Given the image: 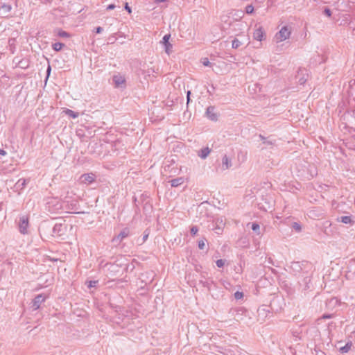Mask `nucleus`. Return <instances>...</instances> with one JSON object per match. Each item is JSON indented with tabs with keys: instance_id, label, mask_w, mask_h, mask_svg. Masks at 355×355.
<instances>
[{
	"instance_id": "72a5a7b5",
	"label": "nucleus",
	"mask_w": 355,
	"mask_h": 355,
	"mask_svg": "<svg viewBox=\"0 0 355 355\" xmlns=\"http://www.w3.org/2000/svg\"><path fill=\"white\" fill-rule=\"evenodd\" d=\"M205 241H206L205 239H201L198 241V245L199 249L203 250L205 248Z\"/></svg>"
},
{
	"instance_id": "0eeeda50",
	"label": "nucleus",
	"mask_w": 355,
	"mask_h": 355,
	"mask_svg": "<svg viewBox=\"0 0 355 355\" xmlns=\"http://www.w3.org/2000/svg\"><path fill=\"white\" fill-rule=\"evenodd\" d=\"M205 115L211 121H218V115L216 112H215V107L214 106H209L207 108Z\"/></svg>"
},
{
	"instance_id": "c756f323",
	"label": "nucleus",
	"mask_w": 355,
	"mask_h": 355,
	"mask_svg": "<svg viewBox=\"0 0 355 355\" xmlns=\"http://www.w3.org/2000/svg\"><path fill=\"white\" fill-rule=\"evenodd\" d=\"M57 35H58V36H59L60 37H69V33H68L67 32L62 31V30H59Z\"/></svg>"
},
{
	"instance_id": "cd10ccee",
	"label": "nucleus",
	"mask_w": 355,
	"mask_h": 355,
	"mask_svg": "<svg viewBox=\"0 0 355 355\" xmlns=\"http://www.w3.org/2000/svg\"><path fill=\"white\" fill-rule=\"evenodd\" d=\"M65 113L70 117H72L73 119L77 118L79 115L78 112H75L73 110H69V109H67L65 111Z\"/></svg>"
},
{
	"instance_id": "9b49d317",
	"label": "nucleus",
	"mask_w": 355,
	"mask_h": 355,
	"mask_svg": "<svg viewBox=\"0 0 355 355\" xmlns=\"http://www.w3.org/2000/svg\"><path fill=\"white\" fill-rule=\"evenodd\" d=\"M224 226L225 223L223 222V220L222 218H217L216 220V226L213 227V229L217 234H220L223 232Z\"/></svg>"
},
{
	"instance_id": "423d86ee",
	"label": "nucleus",
	"mask_w": 355,
	"mask_h": 355,
	"mask_svg": "<svg viewBox=\"0 0 355 355\" xmlns=\"http://www.w3.org/2000/svg\"><path fill=\"white\" fill-rule=\"evenodd\" d=\"M130 234V230L127 227L123 228L121 232L115 236L112 239V242L119 244L125 238H126Z\"/></svg>"
},
{
	"instance_id": "a878e982",
	"label": "nucleus",
	"mask_w": 355,
	"mask_h": 355,
	"mask_svg": "<svg viewBox=\"0 0 355 355\" xmlns=\"http://www.w3.org/2000/svg\"><path fill=\"white\" fill-rule=\"evenodd\" d=\"M352 345V343H347L345 346L340 348V352L342 354L347 353L349 351Z\"/></svg>"
},
{
	"instance_id": "473e14b6",
	"label": "nucleus",
	"mask_w": 355,
	"mask_h": 355,
	"mask_svg": "<svg viewBox=\"0 0 355 355\" xmlns=\"http://www.w3.org/2000/svg\"><path fill=\"white\" fill-rule=\"evenodd\" d=\"M292 227L297 232H300L302 230L300 224L298 223L294 222L292 225Z\"/></svg>"
},
{
	"instance_id": "e433bc0d",
	"label": "nucleus",
	"mask_w": 355,
	"mask_h": 355,
	"mask_svg": "<svg viewBox=\"0 0 355 355\" xmlns=\"http://www.w3.org/2000/svg\"><path fill=\"white\" fill-rule=\"evenodd\" d=\"M225 262V261L224 259H218L216 261V263L217 267L222 268L224 266Z\"/></svg>"
},
{
	"instance_id": "f257e3e1",
	"label": "nucleus",
	"mask_w": 355,
	"mask_h": 355,
	"mask_svg": "<svg viewBox=\"0 0 355 355\" xmlns=\"http://www.w3.org/2000/svg\"><path fill=\"white\" fill-rule=\"evenodd\" d=\"M313 265L308 261H293L290 268L295 276H300L302 274H309L313 271Z\"/></svg>"
},
{
	"instance_id": "c9c22d12",
	"label": "nucleus",
	"mask_w": 355,
	"mask_h": 355,
	"mask_svg": "<svg viewBox=\"0 0 355 355\" xmlns=\"http://www.w3.org/2000/svg\"><path fill=\"white\" fill-rule=\"evenodd\" d=\"M201 62L202 64L205 67H210L211 65V63L209 62L207 58H202Z\"/></svg>"
},
{
	"instance_id": "f8f14e48",
	"label": "nucleus",
	"mask_w": 355,
	"mask_h": 355,
	"mask_svg": "<svg viewBox=\"0 0 355 355\" xmlns=\"http://www.w3.org/2000/svg\"><path fill=\"white\" fill-rule=\"evenodd\" d=\"M264 37L265 33L262 27L257 28L253 33L254 39L257 41H262L264 39Z\"/></svg>"
},
{
	"instance_id": "8fccbe9b",
	"label": "nucleus",
	"mask_w": 355,
	"mask_h": 355,
	"mask_svg": "<svg viewBox=\"0 0 355 355\" xmlns=\"http://www.w3.org/2000/svg\"><path fill=\"white\" fill-rule=\"evenodd\" d=\"M6 155V152L3 149H0V155L5 156Z\"/></svg>"
},
{
	"instance_id": "dca6fc26",
	"label": "nucleus",
	"mask_w": 355,
	"mask_h": 355,
	"mask_svg": "<svg viewBox=\"0 0 355 355\" xmlns=\"http://www.w3.org/2000/svg\"><path fill=\"white\" fill-rule=\"evenodd\" d=\"M257 312L259 316L262 315L266 318L270 313V310L266 305H262L259 307Z\"/></svg>"
},
{
	"instance_id": "49530a36",
	"label": "nucleus",
	"mask_w": 355,
	"mask_h": 355,
	"mask_svg": "<svg viewBox=\"0 0 355 355\" xmlns=\"http://www.w3.org/2000/svg\"><path fill=\"white\" fill-rule=\"evenodd\" d=\"M278 301H279V299H278V298H274V299L272 300V302H271V303H270V307H271V309H274V308H273V304H274L275 302H278Z\"/></svg>"
},
{
	"instance_id": "4468645a",
	"label": "nucleus",
	"mask_w": 355,
	"mask_h": 355,
	"mask_svg": "<svg viewBox=\"0 0 355 355\" xmlns=\"http://www.w3.org/2000/svg\"><path fill=\"white\" fill-rule=\"evenodd\" d=\"M312 271L309 272V274H302V276L303 277L302 279V283L304 285L305 289H309L310 288L309 284L311 283V275Z\"/></svg>"
},
{
	"instance_id": "a19ab883",
	"label": "nucleus",
	"mask_w": 355,
	"mask_h": 355,
	"mask_svg": "<svg viewBox=\"0 0 355 355\" xmlns=\"http://www.w3.org/2000/svg\"><path fill=\"white\" fill-rule=\"evenodd\" d=\"M334 318V314H324L321 317V319H330Z\"/></svg>"
},
{
	"instance_id": "c03bdc74",
	"label": "nucleus",
	"mask_w": 355,
	"mask_h": 355,
	"mask_svg": "<svg viewBox=\"0 0 355 355\" xmlns=\"http://www.w3.org/2000/svg\"><path fill=\"white\" fill-rule=\"evenodd\" d=\"M51 66L49 64L48 65V67H47V69H46V79L49 78V75H50V73H51Z\"/></svg>"
},
{
	"instance_id": "412c9836",
	"label": "nucleus",
	"mask_w": 355,
	"mask_h": 355,
	"mask_svg": "<svg viewBox=\"0 0 355 355\" xmlns=\"http://www.w3.org/2000/svg\"><path fill=\"white\" fill-rule=\"evenodd\" d=\"M184 182L183 178H178L175 179H173L171 180V185L173 187H177L180 185H181Z\"/></svg>"
},
{
	"instance_id": "6e6552de",
	"label": "nucleus",
	"mask_w": 355,
	"mask_h": 355,
	"mask_svg": "<svg viewBox=\"0 0 355 355\" xmlns=\"http://www.w3.org/2000/svg\"><path fill=\"white\" fill-rule=\"evenodd\" d=\"M96 175L94 173H85L80 176V182L84 184H89L95 181Z\"/></svg>"
},
{
	"instance_id": "aec40b11",
	"label": "nucleus",
	"mask_w": 355,
	"mask_h": 355,
	"mask_svg": "<svg viewBox=\"0 0 355 355\" xmlns=\"http://www.w3.org/2000/svg\"><path fill=\"white\" fill-rule=\"evenodd\" d=\"M199 284H201L203 287L205 288H207L208 291H211V286L213 284V285H215V283L213 280H210V281H204L202 279H200L199 281Z\"/></svg>"
},
{
	"instance_id": "ea45409f",
	"label": "nucleus",
	"mask_w": 355,
	"mask_h": 355,
	"mask_svg": "<svg viewBox=\"0 0 355 355\" xmlns=\"http://www.w3.org/2000/svg\"><path fill=\"white\" fill-rule=\"evenodd\" d=\"M243 296V294L242 292H239V291H236L235 293H234V297L236 300H239V299H241Z\"/></svg>"
},
{
	"instance_id": "39448f33",
	"label": "nucleus",
	"mask_w": 355,
	"mask_h": 355,
	"mask_svg": "<svg viewBox=\"0 0 355 355\" xmlns=\"http://www.w3.org/2000/svg\"><path fill=\"white\" fill-rule=\"evenodd\" d=\"M66 230V227L61 223H56L52 230V235L53 236H62Z\"/></svg>"
},
{
	"instance_id": "864d4df0",
	"label": "nucleus",
	"mask_w": 355,
	"mask_h": 355,
	"mask_svg": "<svg viewBox=\"0 0 355 355\" xmlns=\"http://www.w3.org/2000/svg\"><path fill=\"white\" fill-rule=\"evenodd\" d=\"M333 301H335V302H338L337 299H336V298L331 299L330 302H333Z\"/></svg>"
},
{
	"instance_id": "ddd939ff",
	"label": "nucleus",
	"mask_w": 355,
	"mask_h": 355,
	"mask_svg": "<svg viewBox=\"0 0 355 355\" xmlns=\"http://www.w3.org/2000/svg\"><path fill=\"white\" fill-rule=\"evenodd\" d=\"M306 74V70L305 69H299L297 71L296 78L298 79V83L300 85H304L306 83V78L304 77Z\"/></svg>"
},
{
	"instance_id": "9d476101",
	"label": "nucleus",
	"mask_w": 355,
	"mask_h": 355,
	"mask_svg": "<svg viewBox=\"0 0 355 355\" xmlns=\"http://www.w3.org/2000/svg\"><path fill=\"white\" fill-rule=\"evenodd\" d=\"M112 80L116 87H121L125 82V78L120 74L114 75Z\"/></svg>"
},
{
	"instance_id": "c85d7f7f",
	"label": "nucleus",
	"mask_w": 355,
	"mask_h": 355,
	"mask_svg": "<svg viewBox=\"0 0 355 355\" xmlns=\"http://www.w3.org/2000/svg\"><path fill=\"white\" fill-rule=\"evenodd\" d=\"M252 230L255 232L257 233V235H259L261 233L259 232V230H260V226L258 223H253L252 224V227H251Z\"/></svg>"
},
{
	"instance_id": "2eb2a0df",
	"label": "nucleus",
	"mask_w": 355,
	"mask_h": 355,
	"mask_svg": "<svg viewBox=\"0 0 355 355\" xmlns=\"http://www.w3.org/2000/svg\"><path fill=\"white\" fill-rule=\"evenodd\" d=\"M232 166V162L228 157L225 155L222 159V169L223 171L230 168Z\"/></svg>"
},
{
	"instance_id": "7ed1b4c3",
	"label": "nucleus",
	"mask_w": 355,
	"mask_h": 355,
	"mask_svg": "<svg viewBox=\"0 0 355 355\" xmlns=\"http://www.w3.org/2000/svg\"><path fill=\"white\" fill-rule=\"evenodd\" d=\"M47 296L45 294H39L36 295L31 302L33 310H37L40 308L41 304L45 302Z\"/></svg>"
},
{
	"instance_id": "4c0bfd02",
	"label": "nucleus",
	"mask_w": 355,
	"mask_h": 355,
	"mask_svg": "<svg viewBox=\"0 0 355 355\" xmlns=\"http://www.w3.org/2000/svg\"><path fill=\"white\" fill-rule=\"evenodd\" d=\"M198 232V228L197 226H192L191 230H190V232H191V234L194 236L197 234V232Z\"/></svg>"
},
{
	"instance_id": "3c124183",
	"label": "nucleus",
	"mask_w": 355,
	"mask_h": 355,
	"mask_svg": "<svg viewBox=\"0 0 355 355\" xmlns=\"http://www.w3.org/2000/svg\"><path fill=\"white\" fill-rule=\"evenodd\" d=\"M164 1H166V0H155L156 3L164 2Z\"/></svg>"
},
{
	"instance_id": "bb28decb",
	"label": "nucleus",
	"mask_w": 355,
	"mask_h": 355,
	"mask_svg": "<svg viewBox=\"0 0 355 355\" xmlns=\"http://www.w3.org/2000/svg\"><path fill=\"white\" fill-rule=\"evenodd\" d=\"M1 8L4 13H8L10 12L12 6L10 4L3 3Z\"/></svg>"
},
{
	"instance_id": "603ef678",
	"label": "nucleus",
	"mask_w": 355,
	"mask_h": 355,
	"mask_svg": "<svg viewBox=\"0 0 355 355\" xmlns=\"http://www.w3.org/2000/svg\"><path fill=\"white\" fill-rule=\"evenodd\" d=\"M268 263H271L272 265L274 264L272 260L270 258H269V259H268Z\"/></svg>"
},
{
	"instance_id": "79ce46f5",
	"label": "nucleus",
	"mask_w": 355,
	"mask_h": 355,
	"mask_svg": "<svg viewBox=\"0 0 355 355\" xmlns=\"http://www.w3.org/2000/svg\"><path fill=\"white\" fill-rule=\"evenodd\" d=\"M124 8H125V10H127L129 14H130L132 12V9L129 6L128 3H125Z\"/></svg>"
},
{
	"instance_id": "5701e85b",
	"label": "nucleus",
	"mask_w": 355,
	"mask_h": 355,
	"mask_svg": "<svg viewBox=\"0 0 355 355\" xmlns=\"http://www.w3.org/2000/svg\"><path fill=\"white\" fill-rule=\"evenodd\" d=\"M338 220L345 224H351L352 223V219L349 216H341L338 218Z\"/></svg>"
},
{
	"instance_id": "de8ad7c7",
	"label": "nucleus",
	"mask_w": 355,
	"mask_h": 355,
	"mask_svg": "<svg viewBox=\"0 0 355 355\" xmlns=\"http://www.w3.org/2000/svg\"><path fill=\"white\" fill-rule=\"evenodd\" d=\"M103 31V28L101 26H98L96 28V33H101Z\"/></svg>"
},
{
	"instance_id": "b1692460",
	"label": "nucleus",
	"mask_w": 355,
	"mask_h": 355,
	"mask_svg": "<svg viewBox=\"0 0 355 355\" xmlns=\"http://www.w3.org/2000/svg\"><path fill=\"white\" fill-rule=\"evenodd\" d=\"M111 272H119V265L116 263H107L105 265Z\"/></svg>"
},
{
	"instance_id": "a18cd8bd",
	"label": "nucleus",
	"mask_w": 355,
	"mask_h": 355,
	"mask_svg": "<svg viewBox=\"0 0 355 355\" xmlns=\"http://www.w3.org/2000/svg\"><path fill=\"white\" fill-rule=\"evenodd\" d=\"M115 7H116V6H115V5H114V4H110V5H108V6H107V10H113V9H114V8H115Z\"/></svg>"
},
{
	"instance_id": "7c9ffc66",
	"label": "nucleus",
	"mask_w": 355,
	"mask_h": 355,
	"mask_svg": "<svg viewBox=\"0 0 355 355\" xmlns=\"http://www.w3.org/2000/svg\"><path fill=\"white\" fill-rule=\"evenodd\" d=\"M78 202L76 200H72L70 204H68L69 209H77Z\"/></svg>"
},
{
	"instance_id": "13d9d810",
	"label": "nucleus",
	"mask_w": 355,
	"mask_h": 355,
	"mask_svg": "<svg viewBox=\"0 0 355 355\" xmlns=\"http://www.w3.org/2000/svg\"><path fill=\"white\" fill-rule=\"evenodd\" d=\"M150 71H149V69L148 70V76H150Z\"/></svg>"
},
{
	"instance_id": "20e7f679",
	"label": "nucleus",
	"mask_w": 355,
	"mask_h": 355,
	"mask_svg": "<svg viewBox=\"0 0 355 355\" xmlns=\"http://www.w3.org/2000/svg\"><path fill=\"white\" fill-rule=\"evenodd\" d=\"M28 218L27 216H24L19 218V231L23 234L28 233Z\"/></svg>"
},
{
	"instance_id": "4be33fe9",
	"label": "nucleus",
	"mask_w": 355,
	"mask_h": 355,
	"mask_svg": "<svg viewBox=\"0 0 355 355\" xmlns=\"http://www.w3.org/2000/svg\"><path fill=\"white\" fill-rule=\"evenodd\" d=\"M259 137L261 141H263V143L266 145L272 146L275 144V140L270 139L269 137H265L262 135H259Z\"/></svg>"
},
{
	"instance_id": "bf43d9fd",
	"label": "nucleus",
	"mask_w": 355,
	"mask_h": 355,
	"mask_svg": "<svg viewBox=\"0 0 355 355\" xmlns=\"http://www.w3.org/2000/svg\"><path fill=\"white\" fill-rule=\"evenodd\" d=\"M354 33L355 34V28L353 30Z\"/></svg>"
},
{
	"instance_id": "58836bf2",
	"label": "nucleus",
	"mask_w": 355,
	"mask_h": 355,
	"mask_svg": "<svg viewBox=\"0 0 355 355\" xmlns=\"http://www.w3.org/2000/svg\"><path fill=\"white\" fill-rule=\"evenodd\" d=\"M323 12L326 16L329 17H330L332 14L331 10L327 7L324 8Z\"/></svg>"
},
{
	"instance_id": "6e6d98bb",
	"label": "nucleus",
	"mask_w": 355,
	"mask_h": 355,
	"mask_svg": "<svg viewBox=\"0 0 355 355\" xmlns=\"http://www.w3.org/2000/svg\"><path fill=\"white\" fill-rule=\"evenodd\" d=\"M92 283L95 284V283H96V282H89V286H93V284H92Z\"/></svg>"
},
{
	"instance_id": "5fc2aeb1",
	"label": "nucleus",
	"mask_w": 355,
	"mask_h": 355,
	"mask_svg": "<svg viewBox=\"0 0 355 355\" xmlns=\"http://www.w3.org/2000/svg\"><path fill=\"white\" fill-rule=\"evenodd\" d=\"M271 271H272V273H274V274H276V273H277V271H276L275 269H273V268H271Z\"/></svg>"
},
{
	"instance_id": "f3484780",
	"label": "nucleus",
	"mask_w": 355,
	"mask_h": 355,
	"mask_svg": "<svg viewBox=\"0 0 355 355\" xmlns=\"http://www.w3.org/2000/svg\"><path fill=\"white\" fill-rule=\"evenodd\" d=\"M211 152V150L209 147H205V148H203L202 149H200L198 153V155L201 158V159H206L209 154Z\"/></svg>"
},
{
	"instance_id": "2f4dec72",
	"label": "nucleus",
	"mask_w": 355,
	"mask_h": 355,
	"mask_svg": "<svg viewBox=\"0 0 355 355\" xmlns=\"http://www.w3.org/2000/svg\"><path fill=\"white\" fill-rule=\"evenodd\" d=\"M241 45V42L236 38L232 41V48L238 49Z\"/></svg>"
},
{
	"instance_id": "f03ea898",
	"label": "nucleus",
	"mask_w": 355,
	"mask_h": 355,
	"mask_svg": "<svg viewBox=\"0 0 355 355\" xmlns=\"http://www.w3.org/2000/svg\"><path fill=\"white\" fill-rule=\"evenodd\" d=\"M291 30L287 26H283L281 30L276 33L275 38L277 42H282L288 39L291 35Z\"/></svg>"
},
{
	"instance_id": "37998d69",
	"label": "nucleus",
	"mask_w": 355,
	"mask_h": 355,
	"mask_svg": "<svg viewBox=\"0 0 355 355\" xmlns=\"http://www.w3.org/2000/svg\"><path fill=\"white\" fill-rule=\"evenodd\" d=\"M191 91H187V103L189 104L190 101H191V98H190V96H191Z\"/></svg>"
},
{
	"instance_id": "a211bd4d",
	"label": "nucleus",
	"mask_w": 355,
	"mask_h": 355,
	"mask_svg": "<svg viewBox=\"0 0 355 355\" xmlns=\"http://www.w3.org/2000/svg\"><path fill=\"white\" fill-rule=\"evenodd\" d=\"M347 268L348 272L354 273L355 272V259H351L347 262Z\"/></svg>"
},
{
	"instance_id": "1a4fd4ad",
	"label": "nucleus",
	"mask_w": 355,
	"mask_h": 355,
	"mask_svg": "<svg viewBox=\"0 0 355 355\" xmlns=\"http://www.w3.org/2000/svg\"><path fill=\"white\" fill-rule=\"evenodd\" d=\"M170 37H171V35L166 34L163 37L162 41V43L164 44V46L165 47V51L168 55L170 54V53L171 51L172 46H173L172 44L169 42Z\"/></svg>"
},
{
	"instance_id": "f704fd0d",
	"label": "nucleus",
	"mask_w": 355,
	"mask_h": 355,
	"mask_svg": "<svg viewBox=\"0 0 355 355\" xmlns=\"http://www.w3.org/2000/svg\"><path fill=\"white\" fill-rule=\"evenodd\" d=\"M254 12V7L252 5H248L245 7V12L247 14H252Z\"/></svg>"
},
{
	"instance_id": "6ab92c4d",
	"label": "nucleus",
	"mask_w": 355,
	"mask_h": 355,
	"mask_svg": "<svg viewBox=\"0 0 355 355\" xmlns=\"http://www.w3.org/2000/svg\"><path fill=\"white\" fill-rule=\"evenodd\" d=\"M27 184V180L24 178L19 179L15 184V187L17 189L21 190L23 189Z\"/></svg>"
},
{
	"instance_id": "393cba45",
	"label": "nucleus",
	"mask_w": 355,
	"mask_h": 355,
	"mask_svg": "<svg viewBox=\"0 0 355 355\" xmlns=\"http://www.w3.org/2000/svg\"><path fill=\"white\" fill-rule=\"evenodd\" d=\"M63 46H64V44L61 42H55L52 44V49L55 51H60Z\"/></svg>"
},
{
	"instance_id": "4d7b16f0",
	"label": "nucleus",
	"mask_w": 355,
	"mask_h": 355,
	"mask_svg": "<svg viewBox=\"0 0 355 355\" xmlns=\"http://www.w3.org/2000/svg\"><path fill=\"white\" fill-rule=\"evenodd\" d=\"M148 238V235H144L143 239L145 241Z\"/></svg>"
},
{
	"instance_id": "09e8293b",
	"label": "nucleus",
	"mask_w": 355,
	"mask_h": 355,
	"mask_svg": "<svg viewBox=\"0 0 355 355\" xmlns=\"http://www.w3.org/2000/svg\"><path fill=\"white\" fill-rule=\"evenodd\" d=\"M108 40H109L110 42L112 44V43H114L115 42L116 38H115L114 36H111V37H109Z\"/></svg>"
}]
</instances>
